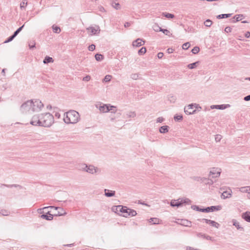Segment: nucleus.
<instances>
[{
  "label": "nucleus",
  "mask_w": 250,
  "mask_h": 250,
  "mask_svg": "<svg viewBox=\"0 0 250 250\" xmlns=\"http://www.w3.org/2000/svg\"><path fill=\"white\" fill-rule=\"evenodd\" d=\"M245 36L247 38H249L250 37V32L247 31L245 34Z\"/></svg>",
  "instance_id": "nucleus-64"
},
{
  "label": "nucleus",
  "mask_w": 250,
  "mask_h": 250,
  "mask_svg": "<svg viewBox=\"0 0 250 250\" xmlns=\"http://www.w3.org/2000/svg\"><path fill=\"white\" fill-rule=\"evenodd\" d=\"M239 191L243 193H248L249 194L250 193V187H243L239 188Z\"/></svg>",
  "instance_id": "nucleus-25"
},
{
  "label": "nucleus",
  "mask_w": 250,
  "mask_h": 250,
  "mask_svg": "<svg viewBox=\"0 0 250 250\" xmlns=\"http://www.w3.org/2000/svg\"><path fill=\"white\" fill-rule=\"evenodd\" d=\"M16 37L15 36H14V34L8 37L4 42V43H8L12 41L13 40V39Z\"/></svg>",
  "instance_id": "nucleus-45"
},
{
  "label": "nucleus",
  "mask_w": 250,
  "mask_h": 250,
  "mask_svg": "<svg viewBox=\"0 0 250 250\" xmlns=\"http://www.w3.org/2000/svg\"><path fill=\"white\" fill-rule=\"evenodd\" d=\"M197 220L200 221H203L205 222L206 224H209L210 226L214 227L216 228H218L220 226L219 224L217 222L208 219H198Z\"/></svg>",
  "instance_id": "nucleus-8"
},
{
  "label": "nucleus",
  "mask_w": 250,
  "mask_h": 250,
  "mask_svg": "<svg viewBox=\"0 0 250 250\" xmlns=\"http://www.w3.org/2000/svg\"><path fill=\"white\" fill-rule=\"evenodd\" d=\"M40 114H35L33 115L30 121V124L34 126H40Z\"/></svg>",
  "instance_id": "nucleus-6"
},
{
  "label": "nucleus",
  "mask_w": 250,
  "mask_h": 250,
  "mask_svg": "<svg viewBox=\"0 0 250 250\" xmlns=\"http://www.w3.org/2000/svg\"><path fill=\"white\" fill-rule=\"evenodd\" d=\"M198 63H199V62L198 61L196 62H193V63H190V64H188V67L189 69H194V68H196L197 67V64Z\"/></svg>",
  "instance_id": "nucleus-33"
},
{
  "label": "nucleus",
  "mask_w": 250,
  "mask_h": 250,
  "mask_svg": "<svg viewBox=\"0 0 250 250\" xmlns=\"http://www.w3.org/2000/svg\"><path fill=\"white\" fill-rule=\"evenodd\" d=\"M232 223H233V225L234 226L237 228V229L241 230V231L244 230V228L243 227H241V226L239 224V223L236 220L233 219Z\"/></svg>",
  "instance_id": "nucleus-22"
},
{
  "label": "nucleus",
  "mask_w": 250,
  "mask_h": 250,
  "mask_svg": "<svg viewBox=\"0 0 250 250\" xmlns=\"http://www.w3.org/2000/svg\"><path fill=\"white\" fill-rule=\"evenodd\" d=\"M163 14L164 15L165 17L168 18V19H172L174 17L173 14H172L170 13H163Z\"/></svg>",
  "instance_id": "nucleus-52"
},
{
  "label": "nucleus",
  "mask_w": 250,
  "mask_h": 250,
  "mask_svg": "<svg viewBox=\"0 0 250 250\" xmlns=\"http://www.w3.org/2000/svg\"><path fill=\"white\" fill-rule=\"evenodd\" d=\"M164 121V119L163 117H159L157 119V123H162Z\"/></svg>",
  "instance_id": "nucleus-61"
},
{
  "label": "nucleus",
  "mask_w": 250,
  "mask_h": 250,
  "mask_svg": "<svg viewBox=\"0 0 250 250\" xmlns=\"http://www.w3.org/2000/svg\"><path fill=\"white\" fill-rule=\"evenodd\" d=\"M244 16L242 14H239L234 16L233 18L232 22H235L236 21H239L242 20Z\"/></svg>",
  "instance_id": "nucleus-24"
},
{
  "label": "nucleus",
  "mask_w": 250,
  "mask_h": 250,
  "mask_svg": "<svg viewBox=\"0 0 250 250\" xmlns=\"http://www.w3.org/2000/svg\"><path fill=\"white\" fill-rule=\"evenodd\" d=\"M136 215H137V212L135 210L129 208V210H128V213L125 214L124 215V217H127L129 216H135Z\"/></svg>",
  "instance_id": "nucleus-23"
},
{
  "label": "nucleus",
  "mask_w": 250,
  "mask_h": 250,
  "mask_svg": "<svg viewBox=\"0 0 250 250\" xmlns=\"http://www.w3.org/2000/svg\"><path fill=\"white\" fill-rule=\"evenodd\" d=\"M212 24L211 20L208 19L204 22V25L207 27H210Z\"/></svg>",
  "instance_id": "nucleus-43"
},
{
  "label": "nucleus",
  "mask_w": 250,
  "mask_h": 250,
  "mask_svg": "<svg viewBox=\"0 0 250 250\" xmlns=\"http://www.w3.org/2000/svg\"><path fill=\"white\" fill-rule=\"evenodd\" d=\"M200 51V48L198 46L194 47L191 50V52L194 54H197Z\"/></svg>",
  "instance_id": "nucleus-42"
},
{
  "label": "nucleus",
  "mask_w": 250,
  "mask_h": 250,
  "mask_svg": "<svg viewBox=\"0 0 250 250\" xmlns=\"http://www.w3.org/2000/svg\"><path fill=\"white\" fill-rule=\"evenodd\" d=\"M2 186L6 187L7 188H13V187H19L20 188H21V186H20L19 185H16V184H13V185H3Z\"/></svg>",
  "instance_id": "nucleus-47"
},
{
  "label": "nucleus",
  "mask_w": 250,
  "mask_h": 250,
  "mask_svg": "<svg viewBox=\"0 0 250 250\" xmlns=\"http://www.w3.org/2000/svg\"><path fill=\"white\" fill-rule=\"evenodd\" d=\"M86 29L91 32V35H98L100 32V29L99 26L89 27Z\"/></svg>",
  "instance_id": "nucleus-12"
},
{
  "label": "nucleus",
  "mask_w": 250,
  "mask_h": 250,
  "mask_svg": "<svg viewBox=\"0 0 250 250\" xmlns=\"http://www.w3.org/2000/svg\"><path fill=\"white\" fill-rule=\"evenodd\" d=\"M148 221L154 225L159 224V219L157 218H151L148 220Z\"/></svg>",
  "instance_id": "nucleus-31"
},
{
  "label": "nucleus",
  "mask_w": 250,
  "mask_h": 250,
  "mask_svg": "<svg viewBox=\"0 0 250 250\" xmlns=\"http://www.w3.org/2000/svg\"><path fill=\"white\" fill-rule=\"evenodd\" d=\"M168 100L170 102V103H174L176 101V98L173 96H169L168 97Z\"/></svg>",
  "instance_id": "nucleus-54"
},
{
  "label": "nucleus",
  "mask_w": 250,
  "mask_h": 250,
  "mask_svg": "<svg viewBox=\"0 0 250 250\" xmlns=\"http://www.w3.org/2000/svg\"><path fill=\"white\" fill-rule=\"evenodd\" d=\"M88 165L85 164H82L80 166V169L83 171L86 172V169L88 168Z\"/></svg>",
  "instance_id": "nucleus-40"
},
{
  "label": "nucleus",
  "mask_w": 250,
  "mask_h": 250,
  "mask_svg": "<svg viewBox=\"0 0 250 250\" xmlns=\"http://www.w3.org/2000/svg\"><path fill=\"white\" fill-rule=\"evenodd\" d=\"M242 218L246 221L250 223V211H246L243 213Z\"/></svg>",
  "instance_id": "nucleus-16"
},
{
  "label": "nucleus",
  "mask_w": 250,
  "mask_h": 250,
  "mask_svg": "<svg viewBox=\"0 0 250 250\" xmlns=\"http://www.w3.org/2000/svg\"><path fill=\"white\" fill-rule=\"evenodd\" d=\"M24 26V24L22 25L19 28H18L13 33L14 36H15L16 37L18 35V34L22 30L23 27Z\"/></svg>",
  "instance_id": "nucleus-41"
},
{
  "label": "nucleus",
  "mask_w": 250,
  "mask_h": 250,
  "mask_svg": "<svg viewBox=\"0 0 250 250\" xmlns=\"http://www.w3.org/2000/svg\"><path fill=\"white\" fill-rule=\"evenodd\" d=\"M41 217L42 219H45L46 220H52L53 219V215L50 213L49 211H48L46 214H42L41 215Z\"/></svg>",
  "instance_id": "nucleus-15"
},
{
  "label": "nucleus",
  "mask_w": 250,
  "mask_h": 250,
  "mask_svg": "<svg viewBox=\"0 0 250 250\" xmlns=\"http://www.w3.org/2000/svg\"><path fill=\"white\" fill-rule=\"evenodd\" d=\"M128 117L130 118H134L136 116V114L135 112H130L128 114H127Z\"/></svg>",
  "instance_id": "nucleus-55"
},
{
  "label": "nucleus",
  "mask_w": 250,
  "mask_h": 250,
  "mask_svg": "<svg viewBox=\"0 0 250 250\" xmlns=\"http://www.w3.org/2000/svg\"><path fill=\"white\" fill-rule=\"evenodd\" d=\"M88 165L85 164H82L80 166V169L83 171L86 172V169L88 168Z\"/></svg>",
  "instance_id": "nucleus-39"
},
{
  "label": "nucleus",
  "mask_w": 250,
  "mask_h": 250,
  "mask_svg": "<svg viewBox=\"0 0 250 250\" xmlns=\"http://www.w3.org/2000/svg\"><path fill=\"white\" fill-rule=\"evenodd\" d=\"M187 250H201L194 249L191 247L188 246V247H187Z\"/></svg>",
  "instance_id": "nucleus-63"
},
{
  "label": "nucleus",
  "mask_w": 250,
  "mask_h": 250,
  "mask_svg": "<svg viewBox=\"0 0 250 250\" xmlns=\"http://www.w3.org/2000/svg\"><path fill=\"white\" fill-rule=\"evenodd\" d=\"M222 139V136L221 135H216L215 138L216 142H219Z\"/></svg>",
  "instance_id": "nucleus-58"
},
{
  "label": "nucleus",
  "mask_w": 250,
  "mask_h": 250,
  "mask_svg": "<svg viewBox=\"0 0 250 250\" xmlns=\"http://www.w3.org/2000/svg\"><path fill=\"white\" fill-rule=\"evenodd\" d=\"M232 14H222L219 15L217 16V18L218 19L228 18L231 16Z\"/></svg>",
  "instance_id": "nucleus-30"
},
{
  "label": "nucleus",
  "mask_w": 250,
  "mask_h": 250,
  "mask_svg": "<svg viewBox=\"0 0 250 250\" xmlns=\"http://www.w3.org/2000/svg\"><path fill=\"white\" fill-rule=\"evenodd\" d=\"M27 4V1L26 0H23L20 4V7L22 9L24 7V5L26 6Z\"/></svg>",
  "instance_id": "nucleus-53"
},
{
  "label": "nucleus",
  "mask_w": 250,
  "mask_h": 250,
  "mask_svg": "<svg viewBox=\"0 0 250 250\" xmlns=\"http://www.w3.org/2000/svg\"><path fill=\"white\" fill-rule=\"evenodd\" d=\"M230 106L229 104H220V105H217V107H218V109H225L227 107H229Z\"/></svg>",
  "instance_id": "nucleus-36"
},
{
  "label": "nucleus",
  "mask_w": 250,
  "mask_h": 250,
  "mask_svg": "<svg viewBox=\"0 0 250 250\" xmlns=\"http://www.w3.org/2000/svg\"><path fill=\"white\" fill-rule=\"evenodd\" d=\"M195 233H196L197 237H198L199 238H202L205 239L206 234L203 233L201 232H196Z\"/></svg>",
  "instance_id": "nucleus-49"
},
{
  "label": "nucleus",
  "mask_w": 250,
  "mask_h": 250,
  "mask_svg": "<svg viewBox=\"0 0 250 250\" xmlns=\"http://www.w3.org/2000/svg\"><path fill=\"white\" fill-rule=\"evenodd\" d=\"M28 46L30 49H33L36 47V43L35 41H30L28 42Z\"/></svg>",
  "instance_id": "nucleus-35"
},
{
  "label": "nucleus",
  "mask_w": 250,
  "mask_h": 250,
  "mask_svg": "<svg viewBox=\"0 0 250 250\" xmlns=\"http://www.w3.org/2000/svg\"><path fill=\"white\" fill-rule=\"evenodd\" d=\"M180 201L182 203V205L183 204H190L191 203V201L188 198L182 199Z\"/></svg>",
  "instance_id": "nucleus-46"
},
{
  "label": "nucleus",
  "mask_w": 250,
  "mask_h": 250,
  "mask_svg": "<svg viewBox=\"0 0 250 250\" xmlns=\"http://www.w3.org/2000/svg\"><path fill=\"white\" fill-rule=\"evenodd\" d=\"M112 76L110 75H106L104 80L103 81L105 83L109 82L110 81Z\"/></svg>",
  "instance_id": "nucleus-44"
},
{
  "label": "nucleus",
  "mask_w": 250,
  "mask_h": 250,
  "mask_svg": "<svg viewBox=\"0 0 250 250\" xmlns=\"http://www.w3.org/2000/svg\"><path fill=\"white\" fill-rule=\"evenodd\" d=\"M231 191H224L221 196V198L222 199H227L231 197Z\"/></svg>",
  "instance_id": "nucleus-19"
},
{
  "label": "nucleus",
  "mask_w": 250,
  "mask_h": 250,
  "mask_svg": "<svg viewBox=\"0 0 250 250\" xmlns=\"http://www.w3.org/2000/svg\"><path fill=\"white\" fill-rule=\"evenodd\" d=\"M96 108H98L100 112L103 113H106L111 111V113L115 114L116 112V110H114V108L116 107L110 105V104H104L100 103V104H96Z\"/></svg>",
  "instance_id": "nucleus-4"
},
{
  "label": "nucleus",
  "mask_w": 250,
  "mask_h": 250,
  "mask_svg": "<svg viewBox=\"0 0 250 250\" xmlns=\"http://www.w3.org/2000/svg\"><path fill=\"white\" fill-rule=\"evenodd\" d=\"M53 62V59L52 57L49 56H46L43 61V62L44 64L51 63Z\"/></svg>",
  "instance_id": "nucleus-28"
},
{
  "label": "nucleus",
  "mask_w": 250,
  "mask_h": 250,
  "mask_svg": "<svg viewBox=\"0 0 250 250\" xmlns=\"http://www.w3.org/2000/svg\"><path fill=\"white\" fill-rule=\"evenodd\" d=\"M104 195L108 197H113L115 194V191L114 190H111L107 189H104Z\"/></svg>",
  "instance_id": "nucleus-18"
},
{
  "label": "nucleus",
  "mask_w": 250,
  "mask_h": 250,
  "mask_svg": "<svg viewBox=\"0 0 250 250\" xmlns=\"http://www.w3.org/2000/svg\"><path fill=\"white\" fill-rule=\"evenodd\" d=\"M220 173L221 171L220 169L214 167L210 171L209 176L212 178H216L220 176Z\"/></svg>",
  "instance_id": "nucleus-9"
},
{
  "label": "nucleus",
  "mask_w": 250,
  "mask_h": 250,
  "mask_svg": "<svg viewBox=\"0 0 250 250\" xmlns=\"http://www.w3.org/2000/svg\"><path fill=\"white\" fill-rule=\"evenodd\" d=\"M10 214V211L7 209H2L0 210V214L2 216H8Z\"/></svg>",
  "instance_id": "nucleus-32"
},
{
  "label": "nucleus",
  "mask_w": 250,
  "mask_h": 250,
  "mask_svg": "<svg viewBox=\"0 0 250 250\" xmlns=\"http://www.w3.org/2000/svg\"><path fill=\"white\" fill-rule=\"evenodd\" d=\"M131 78L133 79V80H137L138 77H139V76H138V74H132L131 75V76H130Z\"/></svg>",
  "instance_id": "nucleus-56"
},
{
  "label": "nucleus",
  "mask_w": 250,
  "mask_h": 250,
  "mask_svg": "<svg viewBox=\"0 0 250 250\" xmlns=\"http://www.w3.org/2000/svg\"><path fill=\"white\" fill-rule=\"evenodd\" d=\"M170 206L172 207H179L182 206V203L179 200H173L170 202Z\"/></svg>",
  "instance_id": "nucleus-17"
},
{
  "label": "nucleus",
  "mask_w": 250,
  "mask_h": 250,
  "mask_svg": "<svg viewBox=\"0 0 250 250\" xmlns=\"http://www.w3.org/2000/svg\"><path fill=\"white\" fill-rule=\"evenodd\" d=\"M43 104L39 100H30L23 103L20 106V111L24 114H30L34 112L40 111Z\"/></svg>",
  "instance_id": "nucleus-1"
},
{
  "label": "nucleus",
  "mask_w": 250,
  "mask_h": 250,
  "mask_svg": "<svg viewBox=\"0 0 250 250\" xmlns=\"http://www.w3.org/2000/svg\"><path fill=\"white\" fill-rule=\"evenodd\" d=\"M190 45V44L189 42H187L183 44L182 48L184 50H187L189 47Z\"/></svg>",
  "instance_id": "nucleus-51"
},
{
  "label": "nucleus",
  "mask_w": 250,
  "mask_h": 250,
  "mask_svg": "<svg viewBox=\"0 0 250 250\" xmlns=\"http://www.w3.org/2000/svg\"><path fill=\"white\" fill-rule=\"evenodd\" d=\"M194 105L193 104H189L187 107H185L184 111L186 114L190 115L194 114L196 112V110L193 109Z\"/></svg>",
  "instance_id": "nucleus-10"
},
{
  "label": "nucleus",
  "mask_w": 250,
  "mask_h": 250,
  "mask_svg": "<svg viewBox=\"0 0 250 250\" xmlns=\"http://www.w3.org/2000/svg\"><path fill=\"white\" fill-rule=\"evenodd\" d=\"M122 208H123V206H121V205L116 206H113L112 208V210L117 214H120V212L121 211V209H122Z\"/></svg>",
  "instance_id": "nucleus-20"
},
{
  "label": "nucleus",
  "mask_w": 250,
  "mask_h": 250,
  "mask_svg": "<svg viewBox=\"0 0 250 250\" xmlns=\"http://www.w3.org/2000/svg\"><path fill=\"white\" fill-rule=\"evenodd\" d=\"M95 49V45L93 44L90 45L88 46V50L91 51H93Z\"/></svg>",
  "instance_id": "nucleus-57"
},
{
  "label": "nucleus",
  "mask_w": 250,
  "mask_h": 250,
  "mask_svg": "<svg viewBox=\"0 0 250 250\" xmlns=\"http://www.w3.org/2000/svg\"><path fill=\"white\" fill-rule=\"evenodd\" d=\"M48 208H54L56 210H59L58 213L55 215L56 216H62L66 214V212L63 210V208L61 207L50 206L48 207H45L43 208V209H45Z\"/></svg>",
  "instance_id": "nucleus-11"
},
{
  "label": "nucleus",
  "mask_w": 250,
  "mask_h": 250,
  "mask_svg": "<svg viewBox=\"0 0 250 250\" xmlns=\"http://www.w3.org/2000/svg\"><path fill=\"white\" fill-rule=\"evenodd\" d=\"M203 183L206 185H211L213 184L214 182L211 179L204 177Z\"/></svg>",
  "instance_id": "nucleus-27"
},
{
  "label": "nucleus",
  "mask_w": 250,
  "mask_h": 250,
  "mask_svg": "<svg viewBox=\"0 0 250 250\" xmlns=\"http://www.w3.org/2000/svg\"><path fill=\"white\" fill-rule=\"evenodd\" d=\"M40 126L49 127L53 124V116L49 113L40 114Z\"/></svg>",
  "instance_id": "nucleus-3"
},
{
  "label": "nucleus",
  "mask_w": 250,
  "mask_h": 250,
  "mask_svg": "<svg viewBox=\"0 0 250 250\" xmlns=\"http://www.w3.org/2000/svg\"><path fill=\"white\" fill-rule=\"evenodd\" d=\"M101 169L95 167L93 165H89L88 168L86 169V172L94 174L95 173H100L101 172Z\"/></svg>",
  "instance_id": "nucleus-7"
},
{
  "label": "nucleus",
  "mask_w": 250,
  "mask_h": 250,
  "mask_svg": "<svg viewBox=\"0 0 250 250\" xmlns=\"http://www.w3.org/2000/svg\"><path fill=\"white\" fill-rule=\"evenodd\" d=\"M191 208L193 210L200 211L202 212H213L215 210H219L221 209V207L220 206H210L206 208H200L199 206L196 205H192L191 207Z\"/></svg>",
  "instance_id": "nucleus-5"
},
{
  "label": "nucleus",
  "mask_w": 250,
  "mask_h": 250,
  "mask_svg": "<svg viewBox=\"0 0 250 250\" xmlns=\"http://www.w3.org/2000/svg\"><path fill=\"white\" fill-rule=\"evenodd\" d=\"M174 119L175 121H180L183 119V116L181 115H176L174 117Z\"/></svg>",
  "instance_id": "nucleus-48"
},
{
  "label": "nucleus",
  "mask_w": 250,
  "mask_h": 250,
  "mask_svg": "<svg viewBox=\"0 0 250 250\" xmlns=\"http://www.w3.org/2000/svg\"><path fill=\"white\" fill-rule=\"evenodd\" d=\"M121 211L120 212V215H122L124 217V215L125 214L128 213V211L129 210V208H127L126 207H124L123 206V208L121 209Z\"/></svg>",
  "instance_id": "nucleus-29"
},
{
  "label": "nucleus",
  "mask_w": 250,
  "mask_h": 250,
  "mask_svg": "<svg viewBox=\"0 0 250 250\" xmlns=\"http://www.w3.org/2000/svg\"><path fill=\"white\" fill-rule=\"evenodd\" d=\"M225 31L227 33H229L231 31V28L229 26H227L225 29Z\"/></svg>",
  "instance_id": "nucleus-60"
},
{
  "label": "nucleus",
  "mask_w": 250,
  "mask_h": 250,
  "mask_svg": "<svg viewBox=\"0 0 250 250\" xmlns=\"http://www.w3.org/2000/svg\"><path fill=\"white\" fill-rule=\"evenodd\" d=\"M145 43V41L140 38H138L133 42L132 45L135 47H140Z\"/></svg>",
  "instance_id": "nucleus-13"
},
{
  "label": "nucleus",
  "mask_w": 250,
  "mask_h": 250,
  "mask_svg": "<svg viewBox=\"0 0 250 250\" xmlns=\"http://www.w3.org/2000/svg\"><path fill=\"white\" fill-rule=\"evenodd\" d=\"M169 126L167 125H163L160 127L159 132L161 133H166L168 131Z\"/></svg>",
  "instance_id": "nucleus-26"
},
{
  "label": "nucleus",
  "mask_w": 250,
  "mask_h": 250,
  "mask_svg": "<svg viewBox=\"0 0 250 250\" xmlns=\"http://www.w3.org/2000/svg\"><path fill=\"white\" fill-rule=\"evenodd\" d=\"M192 179L195 181H197L203 183L204 177H198V176L195 177H195H193L192 178Z\"/></svg>",
  "instance_id": "nucleus-50"
},
{
  "label": "nucleus",
  "mask_w": 250,
  "mask_h": 250,
  "mask_svg": "<svg viewBox=\"0 0 250 250\" xmlns=\"http://www.w3.org/2000/svg\"><path fill=\"white\" fill-rule=\"evenodd\" d=\"M83 81L88 82L90 80V76L89 75H86L83 78Z\"/></svg>",
  "instance_id": "nucleus-59"
},
{
  "label": "nucleus",
  "mask_w": 250,
  "mask_h": 250,
  "mask_svg": "<svg viewBox=\"0 0 250 250\" xmlns=\"http://www.w3.org/2000/svg\"><path fill=\"white\" fill-rule=\"evenodd\" d=\"M52 29L54 33H59L61 32V29L59 26L53 25L52 26Z\"/></svg>",
  "instance_id": "nucleus-37"
},
{
  "label": "nucleus",
  "mask_w": 250,
  "mask_h": 250,
  "mask_svg": "<svg viewBox=\"0 0 250 250\" xmlns=\"http://www.w3.org/2000/svg\"><path fill=\"white\" fill-rule=\"evenodd\" d=\"M80 119L79 113L75 110H70L64 114L63 121L66 124H74Z\"/></svg>",
  "instance_id": "nucleus-2"
},
{
  "label": "nucleus",
  "mask_w": 250,
  "mask_h": 250,
  "mask_svg": "<svg viewBox=\"0 0 250 250\" xmlns=\"http://www.w3.org/2000/svg\"><path fill=\"white\" fill-rule=\"evenodd\" d=\"M244 100L245 101H250V95H248V96H245V97L244 98Z\"/></svg>",
  "instance_id": "nucleus-62"
},
{
  "label": "nucleus",
  "mask_w": 250,
  "mask_h": 250,
  "mask_svg": "<svg viewBox=\"0 0 250 250\" xmlns=\"http://www.w3.org/2000/svg\"><path fill=\"white\" fill-rule=\"evenodd\" d=\"M95 59L96 60V61H101L104 58L103 55H102V54H99V53H97L95 55Z\"/></svg>",
  "instance_id": "nucleus-34"
},
{
  "label": "nucleus",
  "mask_w": 250,
  "mask_h": 250,
  "mask_svg": "<svg viewBox=\"0 0 250 250\" xmlns=\"http://www.w3.org/2000/svg\"><path fill=\"white\" fill-rule=\"evenodd\" d=\"M146 48L145 47H143L139 50L138 53L139 55H143L146 53Z\"/></svg>",
  "instance_id": "nucleus-38"
},
{
  "label": "nucleus",
  "mask_w": 250,
  "mask_h": 250,
  "mask_svg": "<svg viewBox=\"0 0 250 250\" xmlns=\"http://www.w3.org/2000/svg\"><path fill=\"white\" fill-rule=\"evenodd\" d=\"M154 30L156 32L161 31L166 35H169L170 32L167 29H163L158 25H156L154 27Z\"/></svg>",
  "instance_id": "nucleus-14"
},
{
  "label": "nucleus",
  "mask_w": 250,
  "mask_h": 250,
  "mask_svg": "<svg viewBox=\"0 0 250 250\" xmlns=\"http://www.w3.org/2000/svg\"><path fill=\"white\" fill-rule=\"evenodd\" d=\"M179 224L186 227H191V222L186 219H182L181 220V222L179 223Z\"/></svg>",
  "instance_id": "nucleus-21"
}]
</instances>
